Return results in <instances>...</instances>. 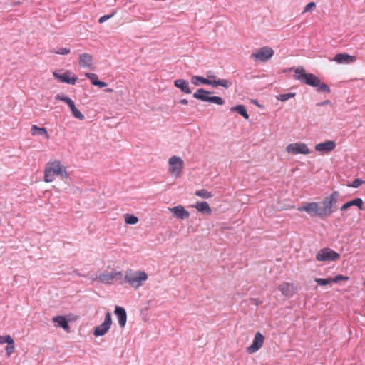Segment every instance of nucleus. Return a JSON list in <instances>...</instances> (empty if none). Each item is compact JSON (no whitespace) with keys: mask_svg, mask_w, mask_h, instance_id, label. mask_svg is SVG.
Wrapping results in <instances>:
<instances>
[{"mask_svg":"<svg viewBox=\"0 0 365 365\" xmlns=\"http://www.w3.org/2000/svg\"><path fill=\"white\" fill-rule=\"evenodd\" d=\"M339 193L334 191L329 196L324 197L322 206L316 202H305L297 208L299 212H306L312 217H318L324 219L329 217L335 211V206L338 201Z\"/></svg>","mask_w":365,"mask_h":365,"instance_id":"obj_1","label":"nucleus"},{"mask_svg":"<svg viewBox=\"0 0 365 365\" xmlns=\"http://www.w3.org/2000/svg\"><path fill=\"white\" fill-rule=\"evenodd\" d=\"M148 279V274L144 271H133L128 269L125 272L123 282L137 289Z\"/></svg>","mask_w":365,"mask_h":365,"instance_id":"obj_2","label":"nucleus"},{"mask_svg":"<svg viewBox=\"0 0 365 365\" xmlns=\"http://www.w3.org/2000/svg\"><path fill=\"white\" fill-rule=\"evenodd\" d=\"M191 83L195 86L206 84L212 86V87H217L218 86H220L225 88H228L231 85V83L226 79L211 80L206 79L204 77L200 76H193L191 78Z\"/></svg>","mask_w":365,"mask_h":365,"instance_id":"obj_3","label":"nucleus"},{"mask_svg":"<svg viewBox=\"0 0 365 365\" xmlns=\"http://www.w3.org/2000/svg\"><path fill=\"white\" fill-rule=\"evenodd\" d=\"M295 78L301 82L317 87L319 83V78L312 73H307L303 68H297L294 71Z\"/></svg>","mask_w":365,"mask_h":365,"instance_id":"obj_4","label":"nucleus"},{"mask_svg":"<svg viewBox=\"0 0 365 365\" xmlns=\"http://www.w3.org/2000/svg\"><path fill=\"white\" fill-rule=\"evenodd\" d=\"M212 93V92L207 91L203 88H199L197 90L196 92L193 93V97L197 100H200L204 102L213 103L220 106L225 104V101L221 97L208 96V94H210Z\"/></svg>","mask_w":365,"mask_h":365,"instance_id":"obj_5","label":"nucleus"},{"mask_svg":"<svg viewBox=\"0 0 365 365\" xmlns=\"http://www.w3.org/2000/svg\"><path fill=\"white\" fill-rule=\"evenodd\" d=\"M98 279L104 284H111L113 281H119L120 284L123 283V273L120 271L104 272L98 276Z\"/></svg>","mask_w":365,"mask_h":365,"instance_id":"obj_6","label":"nucleus"},{"mask_svg":"<svg viewBox=\"0 0 365 365\" xmlns=\"http://www.w3.org/2000/svg\"><path fill=\"white\" fill-rule=\"evenodd\" d=\"M169 172L175 177H180L182 174L184 162L178 156L173 155L168 160Z\"/></svg>","mask_w":365,"mask_h":365,"instance_id":"obj_7","label":"nucleus"},{"mask_svg":"<svg viewBox=\"0 0 365 365\" xmlns=\"http://www.w3.org/2000/svg\"><path fill=\"white\" fill-rule=\"evenodd\" d=\"M274 55V50L269 46H264L251 54L255 61L266 62Z\"/></svg>","mask_w":365,"mask_h":365,"instance_id":"obj_8","label":"nucleus"},{"mask_svg":"<svg viewBox=\"0 0 365 365\" xmlns=\"http://www.w3.org/2000/svg\"><path fill=\"white\" fill-rule=\"evenodd\" d=\"M339 257V254L330 248L321 249L316 255V259L319 262L336 261Z\"/></svg>","mask_w":365,"mask_h":365,"instance_id":"obj_9","label":"nucleus"},{"mask_svg":"<svg viewBox=\"0 0 365 365\" xmlns=\"http://www.w3.org/2000/svg\"><path fill=\"white\" fill-rule=\"evenodd\" d=\"M111 324V314L109 312H107L105 315L103 322L94 328L93 335L95 336H101L105 335L110 329Z\"/></svg>","mask_w":365,"mask_h":365,"instance_id":"obj_10","label":"nucleus"},{"mask_svg":"<svg viewBox=\"0 0 365 365\" xmlns=\"http://www.w3.org/2000/svg\"><path fill=\"white\" fill-rule=\"evenodd\" d=\"M71 73L70 71L63 72L62 71L58 70L53 73V75L56 79L61 83H66L70 85H75L77 81V78L74 76H71Z\"/></svg>","mask_w":365,"mask_h":365,"instance_id":"obj_11","label":"nucleus"},{"mask_svg":"<svg viewBox=\"0 0 365 365\" xmlns=\"http://www.w3.org/2000/svg\"><path fill=\"white\" fill-rule=\"evenodd\" d=\"M286 150L287 152L294 155L299 153L307 155L310 153L309 149L304 143H291L287 145V147L286 148Z\"/></svg>","mask_w":365,"mask_h":365,"instance_id":"obj_12","label":"nucleus"},{"mask_svg":"<svg viewBox=\"0 0 365 365\" xmlns=\"http://www.w3.org/2000/svg\"><path fill=\"white\" fill-rule=\"evenodd\" d=\"M264 340V336L261 333L257 332L255 335V338L252 344L247 348V351L249 354H253L256 352L262 346Z\"/></svg>","mask_w":365,"mask_h":365,"instance_id":"obj_13","label":"nucleus"},{"mask_svg":"<svg viewBox=\"0 0 365 365\" xmlns=\"http://www.w3.org/2000/svg\"><path fill=\"white\" fill-rule=\"evenodd\" d=\"M331 61L339 64H351L356 62V57L346 53H339L335 55Z\"/></svg>","mask_w":365,"mask_h":365,"instance_id":"obj_14","label":"nucleus"},{"mask_svg":"<svg viewBox=\"0 0 365 365\" xmlns=\"http://www.w3.org/2000/svg\"><path fill=\"white\" fill-rule=\"evenodd\" d=\"M336 148V143L333 140H327L325 142L318 143L315 145L314 149L316 151L321 153H327Z\"/></svg>","mask_w":365,"mask_h":365,"instance_id":"obj_15","label":"nucleus"},{"mask_svg":"<svg viewBox=\"0 0 365 365\" xmlns=\"http://www.w3.org/2000/svg\"><path fill=\"white\" fill-rule=\"evenodd\" d=\"M49 168L52 170V173L55 175H60L63 178H67L68 174L66 170V168L63 167L60 163V161L56 160L53 163L48 164Z\"/></svg>","mask_w":365,"mask_h":365,"instance_id":"obj_16","label":"nucleus"},{"mask_svg":"<svg viewBox=\"0 0 365 365\" xmlns=\"http://www.w3.org/2000/svg\"><path fill=\"white\" fill-rule=\"evenodd\" d=\"M169 210L178 218L180 220L187 219L190 213L187 211L183 206L177 205L173 207L169 208Z\"/></svg>","mask_w":365,"mask_h":365,"instance_id":"obj_17","label":"nucleus"},{"mask_svg":"<svg viewBox=\"0 0 365 365\" xmlns=\"http://www.w3.org/2000/svg\"><path fill=\"white\" fill-rule=\"evenodd\" d=\"M118 318V322L120 327H124L127 321V314L123 307L116 306L114 311Z\"/></svg>","mask_w":365,"mask_h":365,"instance_id":"obj_18","label":"nucleus"},{"mask_svg":"<svg viewBox=\"0 0 365 365\" xmlns=\"http://www.w3.org/2000/svg\"><path fill=\"white\" fill-rule=\"evenodd\" d=\"M174 85L175 87L180 89L182 92L186 94H190L192 93L189 86V82L185 79L180 78L174 81Z\"/></svg>","mask_w":365,"mask_h":365,"instance_id":"obj_19","label":"nucleus"},{"mask_svg":"<svg viewBox=\"0 0 365 365\" xmlns=\"http://www.w3.org/2000/svg\"><path fill=\"white\" fill-rule=\"evenodd\" d=\"M363 200L361 198H355L351 201H349L346 203H344L341 207H340V210L341 212H344L346 211L347 209H349V207H352V206H356L357 207H359L360 210H362V207H363Z\"/></svg>","mask_w":365,"mask_h":365,"instance_id":"obj_20","label":"nucleus"},{"mask_svg":"<svg viewBox=\"0 0 365 365\" xmlns=\"http://www.w3.org/2000/svg\"><path fill=\"white\" fill-rule=\"evenodd\" d=\"M93 63V57L89 53H82L79 56V65L83 68H90Z\"/></svg>","mask_w":365,"mask_h":365,"instance_id":"obj_21","label":"nucleus"},{"mask_svg":"<svg viewBox=\"0 0 365 365\" xmlns=\"http://www.w3.org/2000/svg\"><path fill=\"white\" fill-rule=\"evenodd\" d=\"M193 207L197 209L198 212L203 214L210 215L212 213V210L209 204L205 201L197 202L195 205H193Z\"/></svg>","mask_w":365,"mask_h":365,"instance_id":"obj_22","label":"nucleus"},{"mask_svg":"<svg viewBox=\"0 0 365 365\" xmlns=\"http://www.w3.org/2000/svg\"><path fill=\"white\" fill-rule=\"evenodd\" d=\"M279 290L285 297H291L294 294V286L292 284L284 282L279 286Z\"/></svg>","mask_w":365,"mask_h":365,"instance_id":"obj_23","label":"nucleus"},{"mask_svg":"<svg viewBox=\"0 0 365 365\" xmlns=\"http://www.w3.org/2000/svg\"><path fill=\"white\" fill-rule=\"evenodd\" d=\"M31 133L32 135H42L46 140H48L50 138L48 131L45 128H40L36 125H33L31 126Z\"/></svg>","mask_w":365,"mask_h":365,"instance_id":"obj_24","label":"nucleus"},{"mask_svg":"<svg viewBox=\"0 0 365 365\" xmlns=\"http://www.w3.org/2000/svg\"><path fill=\"white\" fill-rule=\"evenodd\" d=\"M53 322L58 324V326L66 330L69 328L68 322L63 316H56L53 317Z\"/></svg>","mask_w":365,"mask_h":365,"instance_id":"obj_25","label":"nucleus"},{"mask_svg":"<svg viewBox=\"0 0 365 365\" xmlns=\"http://www.w3.org/2000/svg\"><path fill=\"white\" fill-rule=\"evenodd\" d=\"M231 110L237 112L240 115H241L245 119L249 118V115L247 113L246 107L243 105H237L236 106L232 107Z\"/></svg>","mask_w":365,"mask_h":365,"instance_id":"obj_26","label":"nucleus"},{"mask_svg":"<svg viewBox=\"0 0 365 365\" xmlns=\"http://www.w3.org/2000/svg\"><path fill=\"white\" fill-rule=\"evenodd\" d=\"M55 174L52 173L51 169L47 165L44 172V180L46 182H52L55 178Z\"/></svg>","mask_w":365,"mask_h":365,"instance_id":"obj_27","label":"nucleus"},{"mask_svg":"<svg viewBox=\"0 0 365 365\" xmlns=\"http://www.w3.org/2000/svg\"><path fill=\"white\" fill-rule=\"evenodd\" d=\"M195 195H197L201 198H203V199H209L213 196L210 192H209L208 190H207L205 189H201V190H197L195 192Z\"/></svg>","mask_w":365,"mask_h":365,"instance_id":"obj_28","label":"nucleus"},{"mask_svg":"<svg viewBox=\"0 0 365 365\" xmlns=\"http://www.w3.org/2000/svg\"><path fill=\"white\" fill-rule=\"evenodd\" d=\"M295 95H296L295 93H282V94L277 95L276 96V98L280 101L284 102V101L289 100L291 98L294 97Z\"/></svg>","mask_w":365,"mask_h":365,"instance_id":"obj_29","label":"nucleus"},{"mask_svg":"<svg viewBox=\"0 0 365 365\" xmlns=\"http://www.w3.org/2000/svg\"><path fill=\"white\" fill-rule=\"evenodd\" d=\"M125 221L127 224L135 225L138 222V218L135 215L126 214L125 215Z\"/></svg>","mask_w":365,"mask_h":365,"instance_id":"obj_30","label":"nucleus"},{"mask_svg":"<svg viewBox=\"0 0 365 365\" xmlns=\"http://www.w3.org/2000/svg\"><path fill=\"white\" fill-rule=\"evenodd\" d=\"M314 281L320 286H325L332 283L331 277L326 279L316 278Z\"/></svg>","mask_w":365,"mask_h":365,"instance_id":"obj_31","label":"nucleus"},{"mask_svg":"<svg viewBox=\"0 0 365 365\" xmlns=\"http://www.w3.org/2000/svg\"><path fill=\"white\" fill-rule=\"evenodd\" d=\"M5 343L7 344H14V341L10 335L0 336V344Z\"/></svg>","mask_w":365,"mask_h":365,"instance_id":"obj_32","label":"nucleus"},{"mask_svg":"<svg viewBox=\"0 0 365 365\" xmlns=\"http://www.w3.org/2000/svg\"><path fill=\"white\" fill-rule=\"evenodd\" d=\"M51 52L60 55H67L70 53L71 49L69 48H59L58 49L52 50Z\"/></svg>","mask_w":365,"mask_h":365,"instance_id":"obj_33","label":"nucleus"},{"mask_svg":"<svg viewBox=\"0 0 365 365\" xmlns=\"http://www.w3.org/2000/svg\"><path fill=\"white\" fill-rule=\"evenodd\" d=\"M317 88V91H319V92H327V93L330 92L329 87L326 83H321L320 81L318 83Z\"/></svg>","mask_w":365,"mask_h":365,"instance_id":"obj_34","label":"nucleus"},{"mask_svg":"<svg viewBox=\"0 0 365 365\" xmlns=\"http://www.w3.org/2000/svg\"><path fill=\"white\" fill-rule=\"evenodd\" d=\"M85 76L90 79V81H91V83L93 85L95 86L96 84V82L98 81V76L96 74V73H86L85 74Z\"/></svg>","mask_w":365,"mask_h":365,"instance_id":"obj_35","label":"nucleus"},{"mask_svg":"<svg viewBox=\"0 0 365 365\" xmlns=\"http://www.w3.org/2000/svg\"><path fill=\"white\" fill-rule=\"evenodd\" d=\"M72 115L78 120H83L85 116L80 112V110L76 108V107L71 110Z\"/></svg>","mask_w":365,"mask_h":365,"instance_id":"obj_36","label":"nucleus"},{"mask_svg":"<svg viewBox=\"0 0 365 365\" xmlns=\"http://www.w3.org/2000/svg\"><path fill=\"white\" fill-rule=\"evenodd\" d=\"M362 184H365V181L364 180H362L359 178H356L352 182L351 185H349V187H354V188H357L359 187Z\"/></svg>","mask_w":365,"mask_h":365,"instance_id":"obj_37","label":"nucleus"},{"mask_svg":"<svg viewBox=\"0 0 365 365\" xmlns=\"http://www.w3.org/2000/svg\"><path fill=\"white\" fill-rule=\"evenodd\" d=\"M349 277L341 275V274L336 275V277L331 278L332 282H334V283H338L341 280H349Z\"/></svg>","mask_w":365,"mask_h":365,"instance_id":"obj_38","label":"nucleus"},{"mask_svg":"<svg viewBox=\"0 0 365 365\" xmlns=\"http://www.w3.org/2000/svg\"><path fill=\"white\" fill-rule=\"evenodd\" d=\"M14 344H7L6 347V353L8 356H10L14 351Z\"/></svg>","mask_w":365,"mask_h":365,"instance_id":"obj_39","label":"nucleus"},{"mask_svg":"<svg viewBox=\"0 0 365 365\" xmlns=\"http://www.w3.org/2000/svg\"><path fill=\"white\" fill-rule=\"evenodd\" d=\"M315 7H316V4L314 2H309L304 7L303 12L306 13V12L310 11L314 9Z\"/></svg>","mask_w":365,"mask_h":365,"instance_id":"obj_40","label":"nucleus"},{"mask_svg":"<svg viewBox=\"0 0 365 365\" xmlns=\"http://www.w3.org/2000/svg\"><path fill=\"white\" fill-rule=\"evenodd\" d=\"M55 98H56V100H59V101H63L66 103H67L68 101L70 99L69 97L65 96L63 93L57 94Z\"/></svg>","mask_w":365,"mask_h":365,"instance_id":"obj_41","label":"nucleus"},{"mask_svg":"<svg viewBox=\"0 0 365 365\" xmlns=\"http://www.w3.org/2000/svg\"><path fill=\"white\" fill-rule=\"evenodd\" d=\"M55 98H56V100H59V101H63L66 103H67L68 101L70 99L69 97L65 96L63 93L57 94Z\"/></svg>","mask_w":365,"mask_h":365,"instance_id":"obj_42","label":"nucleus"},{"mask_svg":"<svg viewBox=\"0 0 365 365\" xmlns=\"http://www.w3.org/2000/svg\"><path fill=\"white\" fill-rule=\"evenodd\" d=\"M115 13H113L111 14H106V15H104L103 16H101L99 19H98V22L100 24H103L106 21L108 20L109 19H110L111 17H113L114 16Z\"/></svg>","mask_w":365,"mask_h":365,"instance_id":"obj_43","label":"nucleus"},{"mask_svg":"<svg viewBox=\"0 0 365 365\" xmlns=\"http://www.w3.org/2000/svg\"><path fill=\"white\" fill-rule=\"evenodd\" d=\"M250 302H251V304H255L256 306H258L262 304V301H260L259 299H257V298H251Z\"/></svg>","mask_w":365,"mask_h":365,"instance_id":"obj_44","label":"nucleus"},{"mask_svg":"<svg viewBox=\"0 0 365 365\" xmlns=\"http://www.w3.org/2000/svg\"><path fill=\"white\" fill-rule=\"evenodd\" d=\"M95 86H98L99 88H103L107 86V83L106 82L98 80V81L96 82Z\"/></svg>","mask_w":365,"mask_h":365,"instance_id":"obj_45","label":"nucleus"},{"mask_svg":"<svg viewBox=\"0 0 365 365\" xmlns=\"http://www.w3.org/2000/svg\"><path fill=\"white\" fill-rule=\"evenodd\" d=\"M207 78L206 79H211V80H216L215 76L212 73V71H209L207 73Z\"/></svg>","mask_w":365,"mask_h":365,"instance_id":"obj_46","label":"nucleus"},{"mask_svg":"<svg viewBox=\"0 0 365 365\" xmlns=\"http://www.w3.org/2000/svg\"><path fill=\"white\" fill-rule=\"evenodd\" d=\"M330 103V101L329 100H325L322 102H319L317 103V106H326V105H328Z\"/></svg>","mask_w":365,"mask_h":365,"instance_id":"obj_47","label":"nucleus"},{"mask_svg":"<svg viewBox=\"0 0 365 365\" xmlns=\"http://www.w3.org/2000/svg\"><path fill=\"white\" fill-rule=\"evenodd\" d=\"M180 103L183 104V105H187L188 103V101L187 99L184 98V99H181L180 101Z\"/></svg>","mask_w":365,"mask_h":365,"instance_id":"obj_48","label":"nucleus"},{"mask_svg":"<svg viewBox=\"0 0 365 365\" xmlns=\"http://www.w3.org/2000/svg\"><path fill=\"white\" fill-rule=\"evenodd\" d=\"M68 107L70 108L71 110H73L76 108L74 102H73L71 104L68 105Z\"/></svg>","mask_w":365,"mask_h":365,"instance_id":"obj_49","label":"nucleus"},{"mask_svg":"<svg viewBox=\"0 0 365 365\" xmlns=\"http://www.w3.org/2000/svg\"><path fill=\"white\" fill-rule=\"evenodd\" d=\"M113 91V90L112 88H107L105 90V92H106V93H111Z\"/></svg>","mask_w":365,"mask_h":365,"instance_id":"obj_50","label":"nucleus"},{"mask_svg":"<svg viewBox=\"0 0 365 365\" xmlns=\"http://www.w3.org/2000/svg\"><path fill=\"white\" fill-rule=\"evenodd\" d=\"M73 102V101L70 98V99L68 101V102H67V103H66V104L68 106V105L71 104Z\"/></svg>","mask_w":365,"mask_h":365,"instance_id":"obj_51","label":"nucleus"},{"mask_svg":"<svg viewBox=\"0 0 365 365\" xmlns=\"http://www.w3.org/2000/svg\"><path fill=\"white\" fill-rule=\"evenodd\" d=\"M73 272H74L75 274H76L79 275V274L78 273V271H77V270H75Z\"/></svg>","mask_w":365,"mask_h":365,"instance_id":"obj_52","label":"nucleus"}]
</instances>
